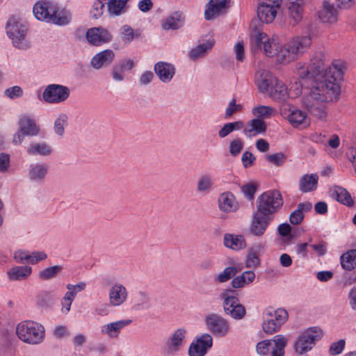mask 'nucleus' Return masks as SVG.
I'll return each instance as SVG.
<instances>
[{
    "label": "nucleus",
    "instance_id": "64",
    "mask_svg": "<svg viewBox=\"0 0 356 356\" xmlns=\"http://www.w3.org/2000/svg\"><path fill=\"white\" fill-rule=\"evenodd\" d=\"M154 74L151 71L144 72L139 78L140 85L145 86L150 83L153 79Z\"/></svg>",
    "mask_w": 356,
    "mask_h": 356
},
{
    "label": "nucleus",
    "instance_id": "7",
    "mask_svg": "<svg viewBox=\"0 0 356 356\" xmlns=\"http://www.w3.org/2000/svg\"><path fill=\"white\" fill-rule=\"evenodd\" d=\"M287 342L286 337L277 334L272 339H266L257 343L256 350L260 355L270 354V356H284Z\"/></svg>",
    "mask_w": 356,
    "mask_h": 356
},
{
    "label": "nucleus",
    "instance_id": "19",
    "mask_svg": "<svg viewBox=\"0 0 356 356\" xmlns=\"http://www.w3.org/2000/svg\"><path fill=\"white\" fill-rule=\"evenodd\" d=\"M155 74L159 80L165 83L171 81L175 74V67L170 63L159 61L154 65Z\"/></svg>",
    "mask_w": 356,
    "mask_h": 356
},
{
    "label": "nucleus",
    "instance_id": "61",
    "mask_svg": "<svg viewBox=\"0 0 356 356\" xmlns=\"http://www.w3.org/2000/svg\"><path fill=\"white\" fill-rule=\"evenodd\" d=\"M255 160V156L248 151L245 152L241 157L242 163L245 168L252 166Z\"/></svg>",
    "mask_w": 356,
    "mask_h": 356
},
{
    "label": "nucleus",
    "instance_id": "20",
    "mask_svg": "<svg viewBox=\"0 0 356 356\" xmlns=\"http://www.w3.org/2000/svg\"><path fill=\"white\" fill-rule=\"evenodd\" d=\"M127 290L122 284L116 283L109 289V303L113 307L122 305L127 300Z\"/></svg>",
    "mask_w": 356,
    "mask_h": 356
},
{
    "label": "nucleus",
    "instance_id": "52",
    "mask_svg": "<svg viewBox=\"0 0 356 356\" xmlns=\"http://www.w3.org/2000/svg\"><path fill=\"white\" fill-rule=\"evenodd\" d=\"M243 105L241 104H236L235 98H233L229 102L225 109V118H230L234 113L239 112L243 110Z\"/></svg>",
    "mask_w": 356,
    "mask_h": 356
},
{
    "label": "nucleus",
    "instance_id": "47",
    "mask_svg": "<svg viewBox=\"0 0 356 356\" xmlns=\"http://www.w3.org/2000/svg\"><path fill=\"white\" fill-rule=\"evenodd\" d=\"M275 112L273 108L264 105L255 106L252 109V113L256 117L255 118H259L262 120L270 118Z\"/></svg>",
    "mask_w": 356,
    "mask_h": 356
},
{
    "label": "nucleus",
    "instance_id": "13",
    "mask_svg": "<svg viewBox=\"0 0 356 356\" xmlns=\"http://www.w3.org/2000/svg\"><path fill=\"white\" fill-rule=\"evenodd\" d=\"M40 129L34 119L24 115L19 121V133L15 135L13 142L20 144L24 136H34L39 134Z\"/></svg>",
    "mask_w": 356,
    "mask_h": 356
},
{
    "label": "nucleus",
    "instance_id": "58",
    "mask_svg": "<svg viewBox=\"0 0 356 356\" xmlns=\"http://www.w3.org/2000/svg\"><path fill=\"white\" fill-rule=\"evenodd\" d=\"M309 247L316 253L318 257L324 256L327 252V243L323 241L309 245Z\"/></svg>",
    "mask_w": 356,
    "mask_h": 356
},
{
    "label": "nucleus",
    "instance_id": "11",
    "mask_svg": "<svg viewBox=\"0 0 356 356\" xmlns=\"http://www.w3.org/2000/svg\"><path fill=\"white\" fill-rule=\"evenodd\" d=\"M58 26H65L71 21L70 14L65 9L60 8L57 3L46 1V19Z\"/></svg>",
    "mask_w": 356,
    "mask_h": 356
},
{
    "label": "nucleus",
    "instance_id": "60",
    "mask_svg": "<svg viewBox=\"0 0 356 356\" xmlns=\"http://www.w3.org/2000/svg\"><path fill=\"white\" fill-rule=\"evenodd\" d=\"M345 340L340 339L337 342H334L331 344L330 347L329 352L332 355H337L340 354L345 348Z\"/></svg>",
    "mask_w": 356,
    "mask_h": 356
},
{
    "label": "nucleus",
    "instance_id": "9",
    "mask_svg": "<svg viewBox=\"0 0 356 356\" xmlns=\"http://www.w3.org/2000/svg\"><path fill=\"white\" fill-rule=\"evenodd\" d=\"M232 289H225L220 294L223 300V309L226 314L236 320L242 319L246 314L245 307L240 303L238 298L234 295Z\"/></svg>",
    "mask_w": 356,
    "mask_h": 356
},
{
    "label": "nucleus",
    "instance_id": "45",
    "mask_svg": "<svg viewBox=\"0 0 356 356\" xmlns=\"http://www.w3.org/2000/svg\"><path fill=\"white\" fill-rule=\"evenodd\" d=\"M238 273V269L235 266L226 267L222 272L217 274L214 277L216 283H225L233 278Z\"/></svg>",
    "mask_w": 356,
    "mask_h": 356
},
{
    "label": "nucleus",
    "instance_id": "29",
    "mask_svg": "<svg viewBox=\"0 0 356 356\" xmlns=\"http://www.w3.org/2000/svg\"><path fill=\"white\" fill-rule=\"evenodd\" d=\"M318 183V175L316 173L302 175L299 181V190L306 193L316 190Z\"/></svg>",
    "mask_w": 356,
    "mask_h": 356
},
{
    "label": "nucleus",
    "instance_id": "31",
    "mask_svg": "<svg viewBox=\"0 0 356 356\" xmlns=\"http://www.w3.org/2000/svg\"><path fill=\"white\" fill-rule=\"evenodd\" d=\"M229 0H210L207 8L204 11V17L207 20H211L220 15L224 10Z\"/></svg>",
    "mask_w": 356,
    "mask_h": 356
},
{
    "label": "nucleus",
    "instance_id": "23",
    "mask_svg": "<svg viewBox=\"0 0 356 356\" xmlns=\"http://www.w3.org/2000/svg\"><path fill=\"white\" fill-rule=\"evenodd\" d=\"M243 129V134L246 137L252 138L264 134L266 131L267 126L264 120L259 118H254L249 120Z\"/></svg>",
    "mask_w": 356,
    "mask_h": 356
},
{
    "label": "nucleus",
    "instance_id": "41",
    "mask_svg": "<svg viewBox=\"0 0 356 356\" xmlns=\"http://www.w3.org/2000/svg\"><path fill=\"white\" fill-rule=\"evenodd\" d=\"M289 23L292 26L298 24L302 17V7L300 2H291L289 7Z\"/></svg>",
    "mask_w": 356,
    "mask_h": 356
},
{
    "label": "nucleus",
    "instance_id": "62",
    "mask_svg": "<svg viewBox=\"0 0 356 356\" xmlns=\"http://www.w3.org/2000/svg\"><path fill=\"white\" fill-rule=\"evenodd\" d=\"M139 297H140L139 301L140 302V303L136 305L137 309H146L149 308V307H150L149 298L148 295H147L146 293H145L143 292H140L139 293Z\"/></svg>",
    "mask_w": 356,
    "mask_h": 356
},
{
    "label": "nucleus",
    "instance_id": "57",
    "mask_svg": "<svg viewBox=\"0 0 356 356\" xmlns=\"http://www.w3.org/2000/svg\"><path fill=\"white\" fill-rule=\"evenodd\" d=\"M4 95L10 99H15L23 95V90L20 86H15L6 89Z\"/></svg>",
    "mask_w": 356,
    "mask_h": 356
},
{
    "label": "nucleus",
    "instance_id": "27",
    "mask_svg": "<svg viewBox=\"0 0 356 356\" xmlns=\"http://www.w3.org/2000/svg\"><path fill=\"white\" fill-rule=\"evenodd\" d=\"M223 245L229 249L238 251L246 247V242L243 236L226 233L223 236Z\"/></svg>",
    "mask_w": 356,
    "mask_h": 356
},
{
    "label": "nucleus",
    "instance_id": "49",
    "mask_svg": "<svg viewBox=\"0 0 356 356\" xmlns=\"http://www.w3.org/2000/svg\"><path fill=\"white\" fill-rule=\"evenodd\" d=\"M44 177V166L42 164H31L30 165L29 177L31 181H38Z\"/></svg>",
    "mask_w": 356,
    "mask_h": 356
},
{
    "label": "nucleus",
    "instance_id": "1",
    "mask_svg": "<svg viewBox=\"0 0 356 356\" xmlns=\"http://www.w3.org/2000/svg\"><path fill=\"white\" fill-rule=\"evenodd\" d=\"M298 75L302 79L313 82L309 95L303 100L308 111L319 119L326 117L325 103L338 99L340 93L339 82L343 79L346 63L334 60L326 67L325 55L316 52L309 64H297Z\"/></svg>",
    "mask_w": 356,
    "mask_h": 356
},
{
    "label": "nucleus",
    "instance_id": "16",
    "mask_svg": "<svg viewBox=\"0 0 356 356\" xmlns=\"http://www.w3.org/2000/svg\"><path fill=\"white\" fill-rule=\"evenodd\" d=\"M272 220L273 218L265 216L254 211L249 226L250 233L254 236H263Z\"/></svg>",
    "mask_w": 356,
    "mask_h": 356
},
{
    "label": "nucleus",
    "instance_id": "54",
    "mask_svg": "<svg viewBox=\"0 0 356 356\" xmlns=\"http://www.w3.org/2000/svg\"><path fill=\"white\" fill-rule=\"evenodd\" d=\"M258 185L255 183H248L241 186V191L249 200H252L257 190Z\"/></svg>",
    "mask_w": 356,
    "mask_h": 356
},
{
    "label": "nucleus",
    "instance_id": "32",
    "mask_svg": "<svg viewBox=\"0 0 356 356\" xmlns=\"http://www.w3.org/2000/svg\"><path fill=\"white\" fill-rule=\"evenodd\" d=\"M185 17L181 12H175L168 17L162 24L165 30H177L181 28L184 24Z\"/></svg>",
    "mask_w": 356,
    "mask_h": 356
},
{
    "label": "nucleus",
    "instance_id": "46",
    "mask_svg": "<svg viewBox=\"0 0 356 356\" xmlns=\"http://www.w3.org/2000/svg\"><path fill=\"white\" fill-rule=\"evenodd\" d=\"M213 184L211 176L203 175L197 180V191L200 193H209L213 188Z\"/></svg>",
    "mask_w": 356,
    "mask_h": 356
},
{
    "label": "nucleus",
    "instance_id": "30",
    "mask_svg": "<svg viewBox=\"0 0 356 356\" xmlns=\"http://www.w3.org/2000/svg\"><path fill=\"white\" fill-rule=\"evenodd\" d=\"M330 194L333 199L347 207H352L353 205V200L350 194L341 186H332L330 190Z\"/></svg>",
    "mask_w": 356,
    "mask_h": 356
},
{
    "label": "nucleus",
    "instance_id": "34",
    "mask_svg": "<svg viewBox=\"0 0 356 356\" xmlns=\"http://www.w3.org/2000/svg\"><path fill=\"white\" fill-rule=\"evenodd\" d=\"M129 0H108L107 9L111 16H120L125 13L128 9L127 3Z\"/></svg>",
    "mask_w": 356,
    "mask_h": 356
},
{
    "label": "nucleus",
    "instance_id": "43",
    "mask_svg": "<svg viewBox=\"0 0 356 356\" xmlns=\"http://www.w3.org/2000/svg\"><path fill=\"white\" fill-rule=\"evenodd\" d=\"M68 126V116L64 113L58 114L54 123V133L62 137L65 134V129Z\"/></svg>",
    "mask_w": 356,
    "mask_h": 356
},
{
    "label": "nucleus",
    "instance_id": "40",
    "mask_svg": "<svg viewBox=\"0 0 356 356\" xmlns=\"http://www.w3.org/2000/svg\"><path fill=\"white\" fill-rule=\"evenodd\" d=\"M254 279V273L252 270H247L238 276L234 277L232 281V286L234 289L242 288L252 283Z\"/></svg>",
    "mask_w": 356,
    "mask_h": 356
},
{
    "label": "nucleus",
    "instance_id": "56",
    "mask_svg": "<svg viewBox=\"0 0 356 356\" xmlns=\"http://www.w3.org/2000/svg\"><path fill=\"white\" fill-rule=\"evenodd\" d=\"M104 10V3L100 1V0H95L90 13L92 18L98 19L103 15Z\"/></svg>",
    "mask_w": 356,
    "mask_h": 356
},
{
    "label": "nucleus",
    "instance_id": "12",
    "mask_svg": "<svg viewBox=\"0 0 356 356\" xmlns=\"http://www.w3.org/2000/svg\"><path fill=\"white\" fill-rule=\"evenodd\" d=\"M205 322L209 330L216 337H224L229 332L228 321L218 314H211L207 316Z\"/></svg>",
    "mask_w": 356,
    "mask_h": 356
},
{
    "label": "nucleus",
    "instance_id": "22",
    "mask_svg": "<svg viewBox=\"0 0 356 356\" xmlns=\"http://www.w3.org/2000/svg\"><path fill=\"white\" fill-rule=\"evenodd\" d=\"M115 53L111 49H106L95 54L91 59L90 65L95 70L109 66L115 58Z\"/></svg>",
    "mask_w": 356,
    "mask_h": 356
},
{
    "label": "nucleus",
    "instance_id": "17",
    "mask_svg": "<svg viewBox=\"0 0 356 356\" xmlns=\"http://www.w3.org/2000/svg\"><path fill=\"white\" fill-rule=\"evenodd\" d=\"M212 345L211 336L209 334H204L190 345L188 355L189 356H204Z\"/></svg>",
    "mask_w": 356,
    "mask_h": 356
},
{
    "label": "nucleus",
    "instance_id": "5",
    "mask_svg": "<svg viewBox=\"0 0 356 356\" xmlns=\"http://www.w3.org/2000/svg\"><path fill=\"white\" fill-rule=\"evenodd\" d=\"M44 332L43 325L33 321H22L16 327L18 338L29 344L40 343L43 340Z\"/></svg>",
    "mask_w": 356,
    "mask_h": 356
},
{
    "label": "nucleus",
    "instance_id": "10",
    "mask_svg": "<svg viewBox=\"0 0 356 356\" xmlns=\"http://www.w3.org/2000/svg\"><path fill=\"white\" fill-rule=\"evenodd\" d=\"M254 42L266 56L275 57L276 61L279 63L278 56L281 53L283 46L279 44L277 38H270L264 33H258L254 37Z\"/></svg>",
    "mask_w": 356,
    "mask_h": 356
},
{
    "label": "nucleus",
    "instance_id": "2",
    "mask_svg": "<svg viewBox=\"0 0 356 356\" xmlns=\"http://www.w3.org/2000/svg\"><path fill=\"white\" fill-rule=\"evenodd\" d=\"M6 33L11 40L13 46L19 49H26L30 47L26 39L27 24L19 16L11 15L6 24Z\"/></svg>",
    "mask_w": 356,
    "mask_h": 356
},
{
    "label": "nucleus",
    "instance_id": "18",
    "mask_svg": "<svg viewBox=\"0 0 356 356\" xmlns=\"http://www.w3.org/2000/svg\"><path fill=\"white\" fill-rule=\"evenodd\" d=\"M277 81V79L272 73L266 70H260L256 74V83L260 92L263 93L268 92L273 84Z\"/></svg>",
    "mask_w": 356,
    "mask_h": 356
},
{
    "label": "nucleus",
    "instance_id": "59",
    "mask_svg": "<svg viewBox=\"0 0 356 356\" xmlns=\"http://www.w3.org/2000/svg\"><path fill=\"white\" fill-rule=\"evenodd\" d=\"M29 155H44V144L33 143L31 144L27 149Z\"/></svg>",
    "mask_w": 356,
    "mask_h": 356
},
{
    "label": "nucleus",
    "instance_id": "50",
    "mask_svg": "<svg viewBox=\"0 0 356 356\" xmlns=\"http://www.w3.org/2000/svg\"><path fill=\"white\" fill-rule=\"evenodd\" d=\"M86 288V284L84 282H79L76 284H67L66 285L67 291L65 296L74 300L77 293L84 291Z\"/></svg>",
    "mask_w": 356,
    "mask_h": 356
},
{
    "label": "nucleus",
    "instance_id": "39",
    "mask_svg": "<svg viewBox=\"0 0 356 356\" xmlns=\"http://www.w3.org/2000/svg\"><path fill=\"white\" fill-rule=\"evenodd\" d=\"M31 273V268L27 266H15L7 272L8 277L11 281L22 280Z\"/></svg>",
    "mask_w": 356,
    "mask_h": 356
},
{
    "label": "nucleus",
    "instance_id": "21",
    "mask_svg": "<svg viewBox=\"0 0 356 356\" xmlns=\"http://www.w3.org/2000/svg\"><path fill=\"white\" fill-rule=\"evenodd\" d=\"M186 331L184 328H179L172 334L166 342V351L168 355H173L179 351L184 344Z\"/></svg>",
    "mask_w": 356,
    "mask_h": 356
},
{
    "label": "nucleus",
    "instance_id": "55",
    "mask_svg": "<svg viewBox=\"0 0 356 356\" xmlns=\"http://www.w3.org/2000/svg\"><path fill=\"white\" fill-rule=\"evenodd\" d=\"M266 160L275 166L282 165L286 160V156L282 152L269 154L266 156Z\"/></svg>",
    "mask_w": 356,
    "mask_h": 356
},
{
    "label": "nucleus",
    "instance_id": "37",
    "mask_svg": "<svg viewBox=\"0 0 356 356\" xmlns=\"http://www.w3.org/2000/svg\"><path fill=\"white\" fill-rule=\"evenodd\" d=\"M269 95L275 101H285L289 96L286 85L277 79L270 90Z\"/></svg>",
    "mask_w": 356,
    "mask_h": 356
},
{
    "label": "nucleus",
    "instance_id": "48",
    "mask_svg": "<svg viewBox=\"0 0 356 356\" xmlns=\"http://www.w3.org/2000/svg\"><path fill=\"white\" fill-rule=\"evenodd\" d=\"M140 33L137 31L135 33L134 29L127 24L122 26L120 29V36L122 42L125 44L131 43L134 39L135 36H139Z\"/></svg>",
    "mask_w": 356,
    "mask_h": 356
},
{
    "label": "nucleus",
    "instance_id": "36",
    "mask_svg": "<svg viewBox=\"0 0 356 356\" xmlns=\"http://www.w3.org/2000/svg\"><path fill=\"white\" fill-rule=\"evenodd\" d=\"M289 122L294 127H307L309 125V120L307 118V115L300 111L293 110L287 116Z\"/></svg>",
    "mask_w": 356,
    "mask_h": 356
},
{
    "label": "nucleus",
    "instance_id": "25",
    "mask_svg": "<svg viewBox=\"0 0 356 356\" xmlns=\"http://www.w3.org/2000/svg\"><path fill=\"white\" fill-rule=\"evenodd\" d=\"M218 208L225 213L236 211L238 209V204L234 195L230 192L221 193L218 199Z\"/></svg>",
    "mask_w": 356,
    "mask_h": 356
},
{
    "label": "nucleus",
    "instance_id": "6",
    "mask_svg": "<svg viewBox=\"0 0 356 356\" xmlns=\"http://www.w3.org/2000/svg\"><path fill=\"white\" fill-rule=\"evenodd\" d=\"M282 204V197L279 191L276 190L268 191L259 196L256 212L273 218V215L277 211Z\"/></svg>",
    "mask_w": 356,
    "mask_h": 356
},
{
    "label": "nucleus",
    "instance_id": "26",
    "mask_svg": "<svg viewBox=\"0 0 356 356\" xmlns=\"http://www.w3.org/2000/svg\"><path fill=\"white\" fill-rule=\"evenodd\" d=\"M280 6H274L267 3H259L257 8V15L262 22L268 24L272 22L277 15V10Z\"/></svg>",
    "mask_w": 356,
    "mask_h": 356
},
{
    "label": "nucleus",
    "instance_id": "33",
    "mask_svg": "<svg viewBox=\"0 0 356 356\" xmlns=\"http://www.w3.org/2000/svg\"><path fill=\"white\" fill-rule=\"evenodd\" d=\"M312 204L309 202H301L298 204L297 209L289 216V221L292 225H299L304 219V213L311 211Z\"/></svg>",
    "mask_w": 356,
    "mask_h": 356
},
{
    "label": "nucleus",
    "instance_id": "8",
    "mask_svg": "<svg viewBox=\"0 0 356 356\" xmlns=\"http://www.w3.org/2000/svg\"><path fill=\"white\" fill-rule=\"evenodd\" d=\"M288 312L282 308L267 309L264 314L262 328L264 332L272 334L277 332L288 318Z\"/></svg>",
    "mask_w": 356,
    "mask_h": 356
},
{
    "label": "nucleus",
    "instance_id": "4",
    "mask_svg": "<svg viewBox=\"0 0 356 356\" xmlns=\"http://www.w3.org/2000/svg\"><path fill=\"white\" fill-rule=\"evenodd\" d=\"M323 337V331L318 327H309L299 334L293 343L297 356H307Z\"/></svg>",
    "mask_w": 356,
    "mask_h": 356
},
{
    "label": "nucleus",
    "instance_id": "42",
    "mask_svg": "<svg viewBox=\"0 0 356 356\" xmlns=\"http://www.w3.org/2000/svg\"><path fill=\"white\" fill-rule=\"evenodd\" d=\"M341 264L346 270H352L356 268V249L343 253L341 256Z\"/></svg>",
    "mask_w": 356,
    "mask_h": 356
},
{
    "label": "nucleus",
    "instance_id": "24",
    "mask_svg": "<svg viewBox=\"0 0 356 356\" xmlns=\"http://www.w3.org/2000/svg\"><path fill=\"white\" fill-rule=\"evenodd\" d=\"M334 0H325L323 8L318 12L320 19L324 23H333L337 19V10L334 7Z\"/></svg>",
    "mask_w": 356,
    "mask_h": 356
},
{
    "label": "nucleus",
    "instance_id": "14",
    "mask_svg": "<svg viewBox=\"0 0 356 356\" xmlns=\"http://www.w3.org/2000/svg\"><path fill=\"white\" fill-rule=\"evenodd\" d=\"M68 87L60 84H49L46 86V102L60 104L65 102L70 97Z\"/></svg>",
    "mask_w": 356,
    "mask_h": 356
},
{
    "label": "nucleus",
    "instance_id": "63",
    "mask_svg": "<svg viewBox=\"0 0 356 356\" xmlns=\"http://www.w3.org/2000/svg\"><path fill=\"white\" fill-rule=\"evenodd\" d=\"M63 267L59 265H56L51 267L46 268V280L52 279L61 272Z\"/></svg>",
    "mask_w": 356,
    "mask_h": 356
},
{
    "label": "nucleus",
    "instance_id": "35",
    "mask_svg": "<svg viewBox=\"0 0 356 356\" xmlns=\"http://www.w3.org/2000/svg\"><path fill=\"white\" fill-rule=\"evenodd\" d=\"M264 249V245L261 243L254 244L248 250L245 259V266L247 268H257L260 264V259L257 254Z\"/></svg>",
    "mask_w": 356,
    "mask_h": 356
},
{
    "label": "nucleus",
    "instance_id": "44",
    "mask_svg": "<svg viewBox=\"0 0 356 356\" xmlns=\"http://www.w3.org/2000/svg\"><path fill=\"white\" fill-rule=\"evenodd\" d=\"M244 123L243 121L238 120L232 122H227L223 127L218 131V136L220 138L227 137L234 131H238L243 128Z\"/></svg>",
    "mask_w": 356,
    "mask_h": 356
},
{
    "label": "nucleus",
    "instance_id": "15",
    "mask_svg": "<svg viewBox=\"0 0 356 356\" xmlns=\"http://www.w3.org/2000/svg\"><path fill=\"white\" fill-rule=\"evenodd\" d=\"M86 38L90 44L100 46L110 42L112 40V35L107 29L102 26L92 27L86 31Z\"/></svg>",
    "mask_w": 356,
    "mask_h": 356
},
{
    "label": "nucleus",
    "instance_id": "51",
    "mask_svg": "<svg viewBox=\"0 0 356 356\" xmlns=\"http://www.w3.org/2000/svg\"><path fill=\"white\" fill-rule=\"evenodd\" d=\"M244 147L243 141L240 138H236L229 141V152L232 156L236 157L240 154Z\"/></svg>",
    "mask_w": 356,
    "mask_h": 356
},
{
    "label": "nucleus",
    "instance_id": "3",
    "mask_svg": "<svg viewBox=\"0 0 356 356\" xmlns=\"http://www.w3.org/2000/svg\"><path fill=\"white\" fill-rule=\"evenodd\" d=\"M312 44V38L309 35L298 36L283 45L279 56V63L286 64L298 58L305 52Z\"/></svg>",
    "mask_w": 356,
    "mask_h": 356
},
{
    "label": "nucleus",
    "instance_id": "53",
    "mask_svg": "<svg viewBox=\"0 0 356 356\" xmlns=\"http://www.w3.org/2000/svg\"><path fill=\"white\" fill-rule=\"evenodd\" d=\"M33 13L36 19L44 21V0H39L35 3Z\"/></svg>",
    "mask_w": 356,
    "mask_h": 356
},
{
    "label": "nucleus",
    "instance_id": "28",
    "mask_svg": "<svg viewBox=\"0 0 356 356\" xmlns=\"http://www.w3.org/2000/svg\"><path fill=\"white\" fill-rule=\"evenodd\" d=\"M131 322V319H125L107 323L102 326L101 332L102 334H107L111 338H115L118 336L122 328L130 325Z\"/></svg>",
    "mask_w": 356,
    "mask_h": 356
},
{
    "label": "nucleus",
    "instance_id": "38",
    "mask_svg": "<svg viewBox=\"0 0 356 356\" xmlns=\"http://www.w3.org/2000/svg\"><path fill=\"white\" fill-rule=\"evenodd\" d=\"M214 44L213 40H209L207 42L198 44L189 52V58L193 60L202 58L210 51Z\"/></svg>",
    "mask_w": 356,
    "mask_h": 356
}]
</instances>
